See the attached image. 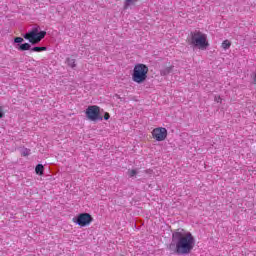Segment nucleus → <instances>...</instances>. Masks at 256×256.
<instances>
[{"instance_id":"4468645a","label":"nucleus","mask_w":256,"mask_h":256,"mask_svg":"<svg viewBox=\"0 0 256 256\" xmlns=\"http://www.w3.org/2000/svg\"><path fill=\"white\" fill-rule=\"evenodd\" d=\"M231 47V42L229 40H224L222 42V49H229Z\"/></svg>"},{"instance_id":"7ed1b4c3","label":"nucleus","mask_w":256,"mask_h":256,"mask_svg":"<svg viewBox=\"0 0 256 256\" xmlns=\"http://www.w3.org/2000/svg\"><path fill=\"white\" fill-rule=\"evenodd\" d=\"M190 35V44L194 45V47H199V49H207V47H209L207 35L201 33L200 31L191 32Z\"/></svg>"},{"instance_id":"6e6552de","label":"nucleus","mask_w":256,"mask_h":256,"mask_svg":"<svg viewBox=\"0 0 256 256\" xmlns=\"http://www.w3.org/2000/svg\"><path fill=\"white\" fill-rule=\"evenodd\" d=\"M18 51H31V44L29 43L18 44Z\"/></svg>"},{"instance_id":"a211bd4d","label":"nucleus","mask_w":256,"mask_h":256,"mask_svg":"<svg viewBox=\"0 0 256 256\" xmlns=\"http://www.w3.org/2000/svg\"><path fill=\"white\" fill-rule=\"evenodd\" d=\"M110 117H111V115H109L108 112H106V113L104 114V120H105V121H109Z\"/></svg>"},{"instance_id":"2eb2a0df","label":"nucleus","mask_w":256,"mask_h":256,"mask_svg":"<svg viewBox=\"0 0 256 256\" xmlns=\"http://www.w3.org/2000/svg\"><path fill=\"white\" fill-rule=\"evenodd\" d=\"M129 177H135L137 175V170H128Z\"/></svg>"},{"instance_id":"f3484780","label":"nucleus","mask_w":256,"mask_h":256,"mask_svg":"<svg viewBox=\"0 0 256 256\" xmlns=\"http://www.w3.org/2000/svg\"><path fill=\"white\" fill-rule=\"evenodd\" d=\"M29 153H31V150H29V149H24V150L22 151V155H23L24 157H27V156L29 155Z\"/></svg>"},{"instance_id":"9d476101","label":"nucleus","mask_w":256,"mask_h":256,"mask_svg":"<svg viewBox=\"0 0 256 256\" xmlns=\"http://www.w3.org/2000/svg\"><path fill=\"white\" fill-rule=\"evenodd\" d=\"M31 52L41 53V51H47V47L45 46H35L30 49Z\"/></svg>"},{"instance_id":"aec40b11","label":"nucleus","mask_w":256,"mask_h":256,"mask_svg":"<svg viewBox=\"0 0 256 256\" xmlns=\"http://www.w3.org/2000/svg\"><path fill=\"white\" fill-rule=\"evenodd\" d=\"M215 101H217V103H219V101H221V96H218V98L215 97Z\"/></svg>"},{"instance_id":"412c9836","label":"nucleus","mask_w":256,"mask_h":256,"mask_svg":"<svg viewBox=\"0 0 256 256\" xmlns=\"http://www.w3.org/2000/svg\"><path fill=\"white\" fill-rule=\"evenodd\" d=\"M254 83H255V85H256V74H255V76H254Z\"/></svg>"},{"instance_id":"ddd939ff","label":"nucleus","mask_w":256,"mask_h":256,"mask_svg":"<svg viewBox=\"0 0 256 256\" xmlns=\"http://www.w3.org/2000/svg\"><path fill=\"white\" fill-rule=\"evenodd\" d=\"M66 63L72 69L77 67V64H75V59L74 58H67Z\"/></svg>"},{"instance_id":"20e7f679","label":"nucleus","mask_w":256,"mask_h":256,"mask_svg":"<svg viewBox=\"0 0 256 256\" xmlns=\"http://www.w3.org/2000/svg\"><path fill=\"white\" fill-rule=\"evenodd\" d=\"M45 35H47L46 31H40L37 28H34L32 31L23 35L24 39H27L31 45H38L41 43V40L45 39Z\"/></svg>"},{"instance_id":"423d86ee","label":"nucleus","mask_w":256,"mask_h":256,"mask_svg":"<svg viewBox=\"0 0 256 256\" xmlns=\"http://www.w3.org/2000/svg\"><path fill=\"white\" fill-rule=\"evenodd\" d=\"M72 221L76 225H79V227H87L93 223V216L89 213H81L77 217H74Z\"/></svg>"},{"instance_id":"dca6fc26","label":"nucleus","mask_w":256,"mask_h":256,"mask_svg":"<svg viewBox=\"0 0 256 256\" xmlns=\"http://www.w3.org/2000/svg\"><path fill=\"white\" fill-rule=\"evenodd\" d=\"M25 41L22 37H16L14 38V43H23Z\"/></svg>"},{"instance_id":"9b49d317","label":"nucleus","mask_w":256,"mask_h":256,"mask_svg":"<svg viewBox=\"0 0 256 256\" xmlns=\"http://www.w3.org/2000/svg\"><path fill=\"white\" fill-rule=\"evenodd\" d=\"M137 1H139V0H125L124 9H129V7H131V5H135V3H137Z\"/></svg>"},{"instance_id":"f257e3e1","label":"nucleus","mask_w":256,"mask_h":256,"mask_svg":"<svg viewBox=\"0 0 256 256\" xmlns=\"http://www.w3.org/2000/svg\"><path fill=\"white\" fill-rule=\"evenodd\" d=\"M195 248V237L185 229H177L172 233V241L168 249L174 255H190Z\"/></svg>"},{"instance_id":"f8f14e48","label":"nucleus","mask_w":256,"mask_h":256,"mask_svg":"<svg viewBox=\"0 0 256 256\" xmlns=\"http://www.w3.org/2000/svg\"><path fill=\"white\" fill-rule=\"evenodd\" d=\"M44 169L45 167L43 166V164H38L35 168L36 175H43Z\"/></svg>"},{"instance_id":"1a4fd4ad","label":"nucleus","mask_w":256,"mask_h":256,"mask_svg":"<svg viewBox=\"0 0 256 256\" xmlns=\"http://www.w3.org/2000/svg\"><path fill=\"white\" fill-rule=\"evenodd\" d=\"M170 73H173V66L166 67L163 70H161L160 74L165 77L166 75H169Z\"/></svg>"},{"instance_id":"0eeeda50","label":"nucleus","mask_w":256,"mask_h":256,"mask_svg":"<svg viewBox=\"0 0 256 256\" xmlns=\"http://www.w3.org/2000/svg\"><path fill=\"white\" fill-rule=\"evenodd\" d=\"M152 137L156 139V141H165V139H167V128H155L152 131Z\"/></svg>"},{"instance_id":"39448f33","label":"nucleus","mask_w":256,"mask_h":256,"mask_svg":"<svg viewBox=\"0 0 256 256\" xmlns=\"http://www.w3.org/2000/svg\"><path fill=\"white\" fill-rule=\"evenodd\" d=\"M86 117L89 121H103V116H101V108L97 105L88 106L86 109Z\"/></svg>"},{"instance_id":"f03ea898","label":"nucleus","mask_w":256,"mask_h":256,"mask_svg":"<svg viewBox=\"0 0 256 256\" xmlns=\"http://www.w3.org/2000/svg\"><path fill=\"white\" fill-rule=\"evenodd\" d=\"M147 73H149V67H147V65L137 64L133 70L132 80L134 83L141 85V83H145V81H147Z\"/></svg>"},{"instance_id":"6ab92c4d","label":"nucleus","mask_w":256,"mask_h":256,"mask_svg":"<svg viewBox=\"0 0 256 256\" xmlns=\"http://www.w3.org/2000/svg\"><path fill=\"white\" fill-rule=\"evenodd\" d=\"M5 117V112H3V109L0 108V119H3Z\"/></svg>"}]
</instances>
